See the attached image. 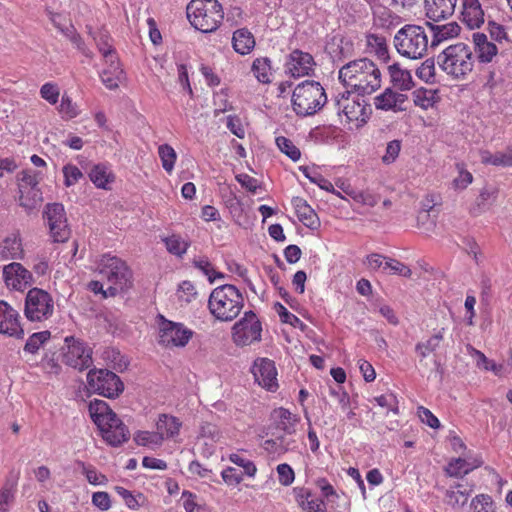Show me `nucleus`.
<instances>
[{
	"label": "nucleus",
	"instance_id": "1",
	"mask_svg": "<svg viewBox=\"0 0 512 512\" xmlns=\"http://www.w3.org/2000/svg\"><path fill=\"white\" fill-rule=\"evenodd\" d=\"M339 79L345 87L362 96L372 94L381 87L380 69L368 58H360L343 65L339 70Z\"/></svg>",
	"mask_w": 512,
	"mask_h": 512
},
{
	"label": "nucleus",
	"instance_id": "2",
	"mask_svg": "<svg viewBox=\"0 0 512 512\" xmlns=\"http://www.w3.org/2000/svg\"><path fill=\"white\" fill-rule=\"evenodd\" d=\"M243 306L242 294L231 284L216 287L208 299L210 313L221 322L233 321L240 314Z\"/></svg>",
	"mask_w": 512,
	"mask_h": 512
},
{
	"label": "nucleus",
	"instance_id": "3",
	"mask_svg": "<svg viewBox=\"0 0 512 512\" xmlns=\"http://www.w3.org/2000/svg\"><path fill=\"white\" fill-rule=\"evenodd\" d=\"M98 270L102 279H106L108 284L103 292L104 298L114 297L132 287V271L117 256L104 255L99 261Z\"/></svg>",
	"mask_w": 512,
	"mask_h": 512
},
{
	"label": "nucleus",
	"instance_id": "4",
	"mask_svg": "<svg viewBox=\"0 0 512 512\" xmlns=\"http://www.w3.org/2000/svg\"><path fill=\"white\" fill-rule=\"evenodd\" d=\"M437 62L441 69L458 80H464L474 67V52L462 42L445 48L438 56Z\"/></svg>",
	"mask_w": 512,
	"mask_h": 512
},
{
	"label": "nucleus",
	"instance_id": "5",
	"mask_svg": "<svg viewBox=\"0 0 512 512\" xmlns=\"http://www.w3.org/2000/svg\"><path fill=\"white\" fill-rule=\"evenodd\" d=\"M186 11L191 25L203 33L215 31L224 18L222 5L217 0H191Z\"/></svg>",
	"mask_w": 512,
	"mask_h": 512
},
{
	"label": "nucleus",
	"instance_id": "6",
	"mask_svg": "<svg viewBox=\"0 0 512 512\" xmlns=\"http://www.w3.org/2000/svg\"><path fill=\"white\" fill-rule=\"evenodd\" d=\"M327 101L319 82L306 80L298 84L292 95L293 110L299 116H309L320 110Z\"/></svg>",
	"mask_w": 512,
	"mask_h": 512
},
{
	"label": "nucleus",
	"instance_id": "7",
	"mask_svg": "<svg viewBox=\"0 0 512 512\" xmlns=\"http://www.w3.org/2000/svg\"><path fill=\"white\" fill-rule=\"evenodd\" d=\"M393 42L397 52L409 59H420L428 50V35L419 25L403 26L395 34Z\"/></svg>",
	"mask_w": 512,
	"mask_h": 512
},
{
	"label": "nucleus",
	"instance_id": "8",
	"mask_svg": "<svg viewBox=\"0 0 512 512\" xmlns=\"http://www.w3.org/2000/svg\"><path fill=\"white\" fill-rule=\"evenodd\" d=\"M334 105L339 116L345 115L348 122H357V126L366 123L371 113L370 106L363 96L359 94L354 96L351 91L339 93L335 97Z\"/></svg>",
	"mask_w": 512,
	"mask_h": 512
},
{
	"label": "nucleus",
	"instance_id": "9",
	"mask_svg": "<svg viewBox=\"0 0 512 512\" xmlns=\"http://www.w3.org/2000/svg\"><path fill=\"white\" fill-rule=\"evenodd\" d=\"M54 313V299L50 293L40 288H31L26 294L24 314L30 321L42 322Z\"/></svg>",
	"mask_w": 512,
	"mask_h": 512
},
{
	"label": "nucleus",
	"instance_id": "10",
	"mask_svg": "<svg viewBox=\"0 0 512 512\" xmlns=\"http://www.w3.org/2000/svg\"><path fill=\"white\" fill-rule=\"evenodd\" d=\"M87 382L93 392L109 399L117 398L124 390L120 377L108 369H90Z\"/></svg>",
	"mask_w": 512,
	"mask_h": 512
},
{
	"label": "nucleus",
	"instance_id": "11",
	"mask_svg": "<svg viewBox=\"0 0 512 512\" xmlns=\"http://www.w3.org/2000/svg\"><path fill=\"white\" fill-rule=\"evenodd\" d=\"M262 325L253 311H247L232 327V338L237 346H247L261 340Z\"/></svg>",
	"mask_w": 512,
	"mask_h": 512
},
{
	"label": "nucleus",
	"instance_id": "12",
	"mask_svg": "<svg viewBox=\"0 0 512 512\" xmlns=\"http://www.w3.org/2000/svg\"><path fill=\"white\" fill-rule=\"evenodd\" d=\"M63 350V362L74 369L83 371L93 364L92 349L80 339L66 337Z\"/></svg>",
	"mask_w": 512,
	"mask_h": 512
},
{
	"label": "nucleus",
	"instance_id": "13",
	"mask_svg": "<svg viewBox=\"0 0 512 512\" xmlns=\"http://www.w3.org/2000/svg\"><path fill=\"white\" fill-rule=\"evenodd\" d=\"M43 217L49 226L54 242H65L70 236L66 212L61 203H49L45 206Z\"/></svg>",
	"mask_w": 512,
	"mask_h": 512
},
{
	"label": "nucleus",
	"instance_id": "14",
	"mask_svg": "<svg viewBox=\"0 0 512 512\" xmlns=\"http://www.w3.org/2000/svg\"><path fill=\"white\" fill-rule=\"evenodd\" d=\"M162 318L159 325V344L165 347H184L193 336V331L182 323Z\"/></svg>",
	"mask_w": 512,
	"mask_h": 512
},
{
	"label": "nucleus",
	"instance_id": "15",
	"mask_svg": "<svg viewBox=\"0 0 512 512\" xmlns=\"http://www.w3.org/2000/svg\"><path fill=\"white\" fill-rule=\"evenodd\" d=\"M100 52L102 53L107 67L101 74L103 84L108 89H116L119 84L125 79V73L120 67L116 52L113 49L108 48L107 50L100 46Z\"/></svg>",
	"mask_w": 512,
	"mask_h": 512
},
{
	"label": "nucleus",
	"instance_id": "16",
	"mask_svg": "<svg viewBox=\"0 0 512 512\" xmlns=\"http://www.w3.org/2000/svg\"><path fill=\"white\" fill-rule=\"evenodd\" d=\"M252 373L255 381L263 388L269 391H275L278 388L277 370L274 361L268 358L255 360Z\"/></svg>",
	"mask_w": 512,
	"mask_h": 512
},
{
	"label": "nucleus",
	"instance_id": "17",
	"mask_svg": "<svg viewBox=\"0 0 512 512\" xmlns=\"http://www.w3.org/2000/svg\"><path fill=\"white\" fill-rule=\"evenodd\" d=\"M3 276L6 285L18 291H23L34 283L32 273L17 262L6 265Z\"/></svg>",
	"mask_w": 512,
	"mask_h": 512
},
{
	"label": "nucleus",
	"instance_id": "18",
	"mask_svg": "<svg viewBox=\"0 0 512 512\" xmlns=\"http://www.w3.org/2000/svg\"><path fill=\"white\" fill-rule=\"evenodd\" d=\"M103 439L112 446H118L129 439V430L114 413L98 426Z\"/></svg>",
	"mask_w": 512,
	"mask_h": 512
},
{
	"label": "nucleus",
	"instance_id": "19",
	"mask_svg": "<svg viewBox=\"0 0 512 512\" xmlns=\"http://www.w3.org/2000/svg\"><path fill=\"white\" fill-rule=\"evenodd\" d=\"M20 315L7 302L0 300V334L22 338L24 330L20 325Z\"/></svg>",
	"mask_w": 512,
	"mask_h": 512
},
{
	"label": "nucleus",
	"instance_id": "20",
	"mask_svg": "<svg viewBox=\"0 0 512 512\" xmlns=\"http://www.w3.org/2000/svg\"><path fill=\"white\" fill-rule=\"evenodd\" d=\"M315 65L313 57L301 50H294L290 53L286 63V71L294 78L308 76L313 72Z\"/></svg>",
	"mask_w": 512,
	"mask_h": 512
},
{
	"label": "nucleus",
	"instance_id": "21",
	"mask_svg": "<svg viewBox=\"0 0 512 512\" xmlns=\"http://www.w3.org/2000/svg\"><path fill=\"white\" fill-rule=\"evenodd\" d=\"M461 20L470 29L484 24L485 13L479 0H462Z\"/></svg>",
	"mask_w": 512,
	"mask_h": 512
},
{
	"label": "nucleus",
	"instance_id": "22",
	"mask_svg": "<svg viewBox=\"0 0 512 512\" xmlns=\"http://www.w3.org/2000/svg\"><path fill=\"white\" fill-rule=\"evenodd\" d=\"M457 0H424L426 16L433 21H440L453 15Z\"/></svg>",
	"mask_w": 512,
	"mask_h": 512
},
{
	"label": "nucleus",
	"instance_id": "23",
	"mask_svg": "<svg viewBox=\"0 0 512 512\" xmlns=\"http://www.w3.org/2000/svg\"><path fill=\"white\" fill-rule=\"evenodd\" d=\"M472 38L478 61L481 63H490L498 53L497 46L488 41L484 33L476 32L473 34Z\"/></svg>",
	"mask_w": 512,
	"mask_h": 512
},
{
	"label": "nucleus",
	"instance_id": "24",
	"mask_svg": "<svg viewBox=\"0 0 512 512\" xmlns=\"http://www.w3.org/2000/svg\"><path fill=\"white\" fill-rule=\"evenodd\" d=\"M292 204L299 221H301L303 225L312 230L317 229L320 226V220L316 212L311 208L306 200L300 197H295L292 199Z\"/></svg>",
	"mask_w": 512,
	"mask_h": 512
},
{
	"label": "nucleus",
	"instance_id": "25",
	"mask_svg": "<svg viewBox=\"0 0 512 512\" xmlns=\"http://www.w3.org/2000/svg\"><path fill=\"white\" fill-rule=\"evenodd\" d=\"M407 100V96L395 92L391 88H386L383 93L375 98V107L381 110H403L402 104Z\"/></svg>",
	"mask_w": 512,
	"mask_h": 512
},
{
	"label": "nucleus",
	"instance_id": "26",
	"mask_svg": "<svg viewBox=\"0 0 512 512\" xmlns=\"http://www.w3.org/2000/svg\"><path fill=\"white\" fill-rule=\"evenodd\" d=\"M295 498L298 505L306 512H327L325 503L312 495L305 488H295Z\"/></svg>",
	"mask_w": 512,
	"mask_h": 512
},
{
	"label": "nucleus",
	"instance_id": "27",
	"mask_svg": "<svg viewBox=\"0 0 512 512\" xmlns=\"http://www.w3.org/2000/svg\"><path fill=\"white\" fill-rule=\"evenodd\" d=\"M181 421L172 415L161 414L156 422V431L164 439L173 438L179 434Z\"/></svg>",
	"mask_w": 512,
	"mask_h": 512
},
{
	"label": "nucleus",
	"instance_id": "28",
	"mask_svg": "<svg viewBox=\"0 0 512 512\" xmlns=\"http://www.w3.org/2000/svg\"><path fill=\"white\" fill-rule=\"evenodd\" d=\"M391 82L394 87L402 91L410 90L413 86V79L410 71L402 69L400 64L394 63L388 67Z\"/></svg>",
	"mask_w": 512,
	"mask_h": 512
},
{
	"label": "nucleus",
	"instance_id": "29",
	"mask_svg": "<svg viewBox=\"0 0 512 512\" xmlns=\"http://www.w3.org/2000/svg\"><path fill=\"white\" fill-rule=\"evenodd\" d=\"M272 417L276 422V428L282 430L285 434L291 435L296 431L298 418L285 408L275 409Z\"/></svg>",
	"mask_w": 512,
	"mask_h": 512
},
{
	"label": "nucleus",
	"instance_id": "30",
	"mask_svg": "<svg viewBox=\"0 0 512 512\" xmlns=\"http://www.w3.org/2000/svg\"><path fill=\"white\" fill-rule=\"evenodd\" d=\"M481 162L494 166L512 167V145L508 146L504 151L491 153L487 150L480 152Z\"/></svg>",
	"mask_w": 512,
	"mask_h": 512
},
{
	"label": "nucleus",
	"instance_id": "31",
	"mask_svg": "<svg viewBox=\"0 0 512 512\" xmlns=\"http://www.w3.org/2000/svg\"><path fill=\"white\" fill-rule=\"evenodd\" d=\"M18 194V203L27 212L33 211L43 202V195L40 187L20 189L18 190Z\"/></svg>",
	"mask_w": 512,
	"mask_h": 512
},
{
	"label": "nucleus",
	"instance_id": "32",
	"mask_svg": "<svg viewBox=\"0 0 512 512\" xmlns=\"http://www.w3.org/2000/svg\"><path fill=\"white\" fill-rule=\"evenodd\" d=\"M232 44L237 53L246 55L254 48L255 39L248 29L242 28L233 33Z\"/></svg>",
	"mask_w": 512,
	"mask_h": 512
},
{
	"label": "nucleus",
	"instance_id": "33",
	"mask_svg": "<svg viewBox=\"0 0 512 512\" xmlns=\"http://www.w3.org/2000/svg\"><path fill=\"white\" fill-rule=\"evenodd\" d=\"M431 30L433 31V38L431 45L435 46L439 43L456 37L459 35L461 31V27L456 22H450L444 25H431Z\"/></svg>",
	"mask_w": 512,
	"mask_h": 512
},
{
	"label": "nucleus",
	"instance_id": "34",
	"mask_svg": "<svg viewBox=\"0 0 512 512\" xmlns=\"http://www.w3.org/2000/svg\"><path fill=\"white\" fill-rule=\"evenodd\" d=\"M497 195L496 189L483 188L476 198L474 204L470 207V213L473 216H478L489 209L495 201Z\"/></svg>",
	"mask_w": 512,
	"mask_h": 512
},
{
	"label": "nucleus",
	"instance_id": "35",
	"mask_svg": "<svg viewBox=\"0 0 512 512\" xmlns=\"http://www.w3.org/2000/svg\"><path fill=\"white\" fill-rule=\"evenodd\" d=\"M471 492L472 489H467L465 485L458 483L446 491V502L454 508L463 507Z\"/></svg>",
	"mask_w": 512,
	"mask_h": 512
},
{
	"label": "nucleus",
	"instance_id": "36",
	"mask_svg": "<svg viewBox=\"0 0 512 512\" xmlns=\"http://www.w3.org/2000/svg\"><path fill=\"white\" fill-rule=\"evenodd\" d=\"M88 409L90 417L97 426L102 424L103 421L108 420L114 414L109 405L99 399L90 401Z\"/></svg>",
	"mask_w": 512,
	"mask_h": 512
},
{
	"label": "nucleus",
	"instance_id": "37",
	"mask_svg": "<svg viewBox=\"0 0 512 512\" xmlns=\"http://www.w3.org/2000/svg\"><path fill=\"white\" fill-rule=\"evenodd\" d=\"M89 178L97 188L107 189V185L114 181V175L104 164L94 165Z\"/></svg>",
	"mask_w": 512,
	"mask_h": 512
},
{
	"label": "nucleus",
	"instance_id": "38",
	"mask_svg": "<svg viewBox=\"0 0 512 512\" xmlns=\"http://www.w3.org/2000/svg\"><path fill=\"white\" fill-rule=\"evenodd\" d=\"M443 332L444 328H442L436 334L431 336L427 341L419 342L416 344L415 351L419 357L420 364H423L424 359L427 357L429 353L436 351V349L439 347V344L444 337Z\"/></svg>",
	"mask_w": 512,
	"mask_h": 512
},
{
	"label": "nucleus",
	"instance_id": "39",
	"mask_svg": "<svg viewBox=\"0 0 512 512\" xmlns=\"http://www.w3.org/2000/svg\"><path fill=\"white\" fill-rule=\"evenodd\" d=\"M367 47L374 52L379 59L387 61L389 59L388 46L386 38L378 34H368L366 37Z\"/></svg>",
	"mask_w": 512,
	"mask_h": 512
},
{
	"label": "nucleus",
	"instance_id": "40",
	"mask_svg": "<svg viewBox=\"0 0 512 512\" xmlns=\"http://www.w3.org/2000/svg\"><path fill=\"white\" fill-rule=\"evenodd\" d=\"M23 253L20 239L17 237H7L1 244L0 255L4 259L21 258Z\"/></svg>",
	"mask_w": 512,
	"mask_h": 512
},
{
	"label": "nucleus",
	"instance_id": "41",
	"mask_svg": "<svg viewBox=\"0 0 512 512\" xmlns=\"http://www.w3.org/2000/svg\"><path fill=\"white\" fill-rule=\"evenodd\" d=\"M41 178L40 172H36L31 169H24L20 171L16 176L18 190L38 188Z\"/></svg>",
	"mask_w": 512,
	"mask_h": 512
},
{
	"label": "nucleus",
	"instance_id": "42",
	"mask_svg": "<svg viewBox=\"0 0 512 512\" xmlns=\"http://www.w3.org/2000/svg\"><path fill=\"white\" fill-rule=\"evenodd\" d=\"M271 61L269 58H257L253 61L252 72L259 82L267 84L270 83L271 75Z\"/></svg>",
	"mask_w": 512,
	"mask_h": 512
},
{
	"label": "nucleus",
	"instance_id": "43",
	"mask_svg": "<svg viewBox=\"0 0 512 512\" xmlns=\"http://www.w3.org/2000/svg\"><path fill=\"white\" fill-rule=\"evenodd\" d=\"M300 170L303 172V174L314 184H317L321 189L331 192L339 197H341L340 192L336 191L334 189L333 184L324 178L320 173L316 171H310L308 167H300Z\"/></svg>",
	"mask_w": 512,
	"mask_h": 512
},
{
	"label": "nucleus",
	"instance_id": "44",
	"mask_svg": "<svg viewBox=\"0 0 512 512\" xmlns=\"http://www.w3.org/2000/svg\"><path fill=\"white\" fill-rule=\"evenodd\" d=\"M17 486V478L7 479L0 491V511L6 512L10 503L14 500Z\"/></svg>",
	"mask_w": 512,
	"mask_h": 512
},
{
	"label": "nucleus",
	"instance_id": "45",
	"mask_svg": "<svg viewBox=\"0 0 512 512\" xmlns=\"http://www.w3.org/2000/svg\"><path fill=\"white\" fill-rule=\"evenodd\" d=\"M163 241L168 252L179 257H182L189 247V243L183 240L180 235L176 234L164 238Z\"/></svg>",
	"mask_w": 512,
	"mask_h": 512
},
{
	"label": "nucleus",
	"instance_id": "46",
	"mask_svg": "<svg viewBox=\"0 0 512 512\" xmlns=\"http://www.w3.org/2000/svg\"><path fill=\"white\" fill-rule=\"evenodd\" d=\"M414 104L423 109L433 107L436 99L435 91L431 89H418L413 92Z\"/></svg>",
	"mask_w": 512,
	"mask_h": 512
},
{
	"label": "nucleus",
	"instance_id": "47",
	"mask_svg": "<svg viewBox=\"0 0 512 512\" xmlns=\"http://www.w3.org/2000/svg\"><path fill=\"white\" fill-rule=\"evenodd\" d=\"M473 466L462 458L453 459L447 466L446 472L449 476L452 477H462L463 475L468 474L471 470H473Z\"/></svg>",
	"mask_w": 512,
	"mask_h": 512
},
{
	"label": "nucleus",
	"instance_id": "48",
	"mask_svg": "<svg viewBox=\"0 0 512 512\" xmlns=\"http://www.w3.org/2000/svg\"><path fill=\"white\" fill-rule=\"evenodd\" d=\"M158 154L165 171L171 172L177 158L175 150L168 144H162L158 148Z\"/></svg>",
	"mask_w": 512,
	"mask_h": 512
},
{
	"label": "nucleus",
	"instance_id": "49",
	"mask_svg": "<svg viewBox=\"0 0 512 512\" xmlns=\"http://www.w3.org/2000/svg\"><path fill=\"white\" fill-rule=\"evenodd\" d=\"M473 355L476 357V365L479 368H483L487 371H492L495 375H501L503 365L502 364H496L494 361L489 360L484 353H482L479 350L472 349Z\"/></svg>",
	"mask_w": 512,
	"mask_h": 512
},
{
	"label": "nucleus",
	"instance_id": "50",
	"mask_svg": "<svg viewBox=\"0 0 512 512\" xmlns=\"http://www.w3.org/2000/svg\"><path fill=\"white\" fill-rule=\"evenodd\" d=\"M276 144L280 151L287 155L291 160L298 161L300 159L301 152L290 139L284 136H279L276 138Z\"/></svg>",
	"mask_w": 512,
	"mask_h": 512
},
{
	"label": "nucleus",
	"instance_id": "51",
	"mask_svg": "<svg viewBox=\"0 0 512 512\" xmlns=\"http://www.w3.org/2000/svg\"><path fill=\"white\" fill-rule=\"evenodd\" d=\"M50 335V332L47 330L32 334L26 341L24 350L32 354L36 353L39 348L50 338Z\"/></svg>",
	"mask_w": 512,
	"mask_h": 512
},
{
	"label": "nucleus",
	"instance_id": "52",
	"mask_svg": "<svg viewBox=\"0 0 512 512\" xmlns=\"http://www.w3.org/2000/svg\"><path fill=\"white\" fill-rule=\"evenodd\" d=\"M134 440L138 445L142 446H159L163 442V437L159 436L157 431H138L134 436Z\"/></svg>",
	"mask_w": 512,
	"mask_h": 512
},
{
	"label": "nucleus",
	"instance_id": "53",
	"mask_svg": "<svg viewBox=\"0 0 512 512\" xmlns=\"http://www.w3.org/2000/svg\"><path fill=\"white\" fill-rule=\"evenodd\" d=\"M82 467V473L86 476L87 481L92 485H104L108 479L105 475L98 473L92 466H86L84 462H78Z\"/></svg>",
	"mask_w": 512,
	"mask_h": 512
},
{
	"label": "nucleus",
	"instance_id": "54",
	"mask_svg": "<svg viewBox=\"0 0 512 512\" xmlns=\"http://www.w3.org/2000/svg\"><path fill=\"white\" fill-rule=\"evenodd\" d=\"M59 112L64 119H72L78 116L79 109L75 103L71 100L69 96L64 94L61 99V103L59 106Z\"/></svg>",
	"mask_w": 512,
	"mask_h": 512
},
{
	"label": "nucleus",
	"instance_id": "55",
	"mask_svg": "<svg viewBox=\"0 0 512 512\" xmlns=\"http://www.w3.org/2000/svg\"><path fill=\"white\" fill-rule=\"evenodd\" d=\"M274 309L283 323L290 324L293 327H304L303 322L296 315L290 313L281 303L276 302Z\"/></svg>",
	"mask_w": 512,
	"mask_h": 512
},
{
	"label": "nucleus",
	"instance_id": "56",
	"mask_svg": "<svg viewBox=\"0 0 512 512\" xmlns=\"http://www.w3.org/2000/svg\"><path fill=\"white\" fill-rule=\"evenodd\" d=\"M473 512H494L493 502L490 496L480 494L471 502Z\"/></svg>",
	"mask_w": 512,
	"mask_h": 512
},
{
	"label": "nucleus",
	"instance_id": "57",
	"mask_svg": "<svg viewBox=\"0 0 512 512\" xmlns=\"http://www.w3.org/2000/svg\"><path fill=\"white\" fill-rule=\"evenodd\" d=\"M349 196L356 202L370 207H374L379 201V196L367 191L349 190Z\"/></svg>",
	"mask_w": 512,
	"mask_h": 512
},
{
	"label": "nucleus",
	"instance_id": "58",
	"mask_svg": "<svg viewBox=\"0 0 512 512\" xmlns=\"http://www.w3.org/2000/svg\"><path fill=\"white\" fill-rule=\"evenodd\" d=\"M62 171L64 174V184L66 187H70L76 184L83 177L81 170L73 164L65 165Z\"/></svg>",
	"mask_w": 512,
	"mask_h": 512
},
{
	"label": "nucleus",
	"instance_id": "59",
	"mask_svg": "<svg viewBox=\"0 0 512 512\" xmlns=\"http://www.w3.org/2000/svg\"><path fill=\"white\" fill-rule=\"evenodd\" d=\"M416 75L425 82H431L435 76V63L433 58L426 59L416 70Z\"/></svg>",
	"mask_w": 512,
	"mask_h": 512
},
{
	"label": "nucleus",
	"instance_id": "60",
	"mask_svg": "<svg viewBox=\"0 0 512 512\" xmlns=\"http://www.w3.org/2000/svg\"><path fill=\"white\" fill-rule=\"evenodd\" d=\"M401 150V141L400 140H392L388 142L386 146L385 154L382 156V162L384 164L393 163L397 157L399 156Z\"/></svg>",
	"mask_w": 512,
	"mask_h": 512
},
{
	"label": "nucleus",
	"instance_id": "61",
	"mask_svg": "<svg viewBox=\"0 0 512 512\" xmlns=\"http://www.w3.org/2000/svg\"><path fill=\"white\" fill-rule=\"evenodd\" d=\"M197 295L194 284L190 281H183L178 288V297L180 300L190 303Z\"/></svg>",
	"mask_w": 512,
	"mask_h": 512
},
{
	"label": "nucleus",
	"instance_id": "62",
	"mask_svg": "<svg viewBox=\"0 0 512 512\" xmlns=\"http://www.w3.org/2000/svg\"><path fill=\"white\" fill-rule=\"evenodd\" d=\"M229 459L232 463L236 464L237 466H240L244 469V472L250 476L253 477L256 474L257 468L255 464L248 460L243 458L241 455L237 453H233L229 456Z\"/></svg>",
	"mask_w": 512,
	"mask_h": 512
},
{
	"label": "nucleus",
	"instance_id": "63",
	"mask_svg": "<svg viewBox=\"0 0 512 512\" xmlns=\"http://www.w3.org/2000/svg\"><path fill=\"white\" fill-rule=\"evenodd\" d=\"M59 94L58 86L53 83H45L40 89L41 97L52 105L58 102Z\"/></svg>",
	"mask_w": 512,
	"mask_h": 512
},
{
	"label": "nucleus",
	"instance_id": "64",
	"mask_svg": "<svg viewBox=\"0 0 512 512\" xmlns=\"http://www.w3.org/2000/svg\"><path fill=\"white\" fill-rule=\"evenodd\" d=\"M417 415L420 420L433 429L440 427V421L438 418L427 408L419 406L417 408Z\"/></svg>",
	"mask_w": 512,
	"mask_h": 512
}]
</instances>
